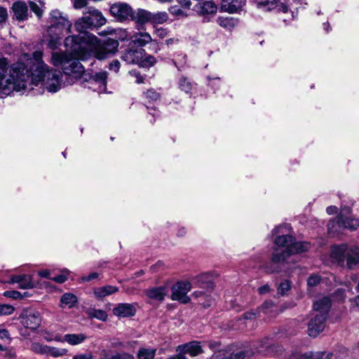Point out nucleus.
I'll use <instances>...</instances> for the list:
<instances>
[{
  "instance_id": "f257e3e1",
  "label": "nucleus",
  "mask_w": 359,
  "mask_h": 359,
  "mask_svg": "<svg viewBox=\"0 0 359 359\" xmlns=\"http://www.w3.org/2000/svg\"><path fill=\"white\" fill-rule=\"evenodd\" d=\"M83 37V41L78 40L76 36H67L65 39V47L81 60H88L92 55L98 60H104L117 52L119 45L117 40L107 39L101 41L90 33H84Z\"/></svg>"
},
{
  "instance_id": "f03ea898",
  "label": "nucleus",
  "mask_w": 359,
  "mask_h": 359,
  "mask_svg": "<svg viewBox=\"0 0 359 359\" xmlns=\"http://www.w3.org/2000/svg\"><path fill=\"white\" fill-rule=\"evenodd\" d=\"M67 49L71 52L70 54L63 52L52 53L51 63L56 67H61L63 73L67 76V83L72 84L79 80L81 81L86 71L79 60L80 58L69 48Z\"/></svg>"
},
{
  "instance_id": "7ed1b4c3",
  "label": "nucleus",
  "mask_w": 359,
  "mask_h": 359,
  "mask_svg": "<svg viewBox=\"0 0 359 359\" xmlns=\"http://www.w3.org/2000/svg\"><path fill=\"white\" fill-rule=\"evenodd\" d=\"M274 242L276 248L271 258L273 264L285 262L292 255L307 251L311 247L309 243L295 241L289 233L277 236Z\"/></svg>"
},
{
  "instance_id": "20e7f679",
  "label": "nucleus",
  "mask_w": 359,
  "mask_h": 359,
  "mask_svg": "<svg viewBox=\"0 0 359 359\" xmlns=\"http://www.w3.org/2000/svg\"><path fill=\"white\" fill-rule=\"evenodd\" d=\"M105 23L106 19L100 11L93 7H88L83 11V15L79 18L74 24V27L79 34L70 36H76V39H79L80 41H83L84 33H88L86 32L87 29L101 27Z\"/></svg>"
},
{
  "instance_id": "39448f33",
  "label": "nucleus",
  "mask_w": 359,
  "mask_h": 359,
  "mask_svg": "<svg viewBox=\"0 0 359 359\" xmlns=\"http://www.w3.org/2000/svg\"><path fill=\"white\" fill-rule=\"evenodd\" d=\"M331 257L339 263H343L346 259L347 267L353 269L359 263V248L346 244L334 245L332 248Z\"/></svg>"
},
{
  "instance_id": "423d86ee",
  "label": "nucleus",
  "mask_w": 359,
  "mask_h": 359,
  "mask_svg": "<svg viewBox=\"0 0 359 359\" xmlns=\"http://www.w3.org/2000/svg\"><path fill=\"white\" fill-rule=\"evenodd\" d=\"M358 227H359V219L344 217L341 215L330 221L327 224L328 232L333 236L341 233L344 229L355 230Z\"/></svg>"
},
{
  "instance_id": "0eeeda50",
  "label": "nucleus",
  "mask_w": 359,
  "mask_h": 359,
  "mask_svg": "<svg viewBox=\"0 0 359 359\" xmlns=\"http://www.w3.org/2000/svg\"><path fill=\"white\" fill-rule=\"evenodd\" d=\"M130 45L136 48H142L148 44L149 48L154 53H158L160 50L159 43L154 40L148 32L145 31L133 32L129 36Z\"/></svg>"
},
{
  "instance_id": "6e6552de",
  "label": "nucleus",
  "mask_w": 359,
  "mask_h": 359,
  "mask_svg": "<svg viewBox=\"0 0 359 359\" xmlns=\"http://www.w3.org/2000/svg\"><path fill=\"white\" fill-rule=\"evenodd\" d=\"M50 25L48 29V33L53 34L56 30L63 29L66 33H69L72 28V22L58 10L52 11L50 13Z\"/></svg>"
},
{
  "instance_id": "1a4fd4ad",
  "label": "nucleus",
  "mask_w": 359,
  "mask_h": 359,
  "mask_svg": "<svg viewBox=\"0 0 359 359\" xmlns=\"http://www.w3.org/2000/svg\"><path fill=\"white\" fill-rule=\"evenodd\" d=\"M191 289V283L189 281H179L172 288L171 298L172 300L179 301L183 304L190 302V297L187 293Z\"/></svg>"
},
{
  "instance_id": "9d476101",
  "label": "nucleus",
  "mask_w": 359,
  "mask_h": 359,
  "mask_svg": "<svg viewBox=\"0 0 359 359\" xmlns=\"http://www.w3.org/2000/svg\"><path fill=\"white\" fill-rule=\"evenodd\" d=\"M109 11L117 21L123 22L131 20L133 10L129 4L118 2L111 6Z\"/></svg>"
},
{
  "instance_id": "9b49d317",
  "label": "nucleus",
  "mask_w": 359,
  "mask_h": 359,
  "mask_svg": "<svg viewBox=\"0 0 359 359\" xmlns=\"http://www.w3.org/2000/svg\"><path fill=\"white\" fill-rule=\"evenodd\" d=\"M107 72L105 71L100 72L86 73L81 77V84L86 85V82H94L97 85L98 93H103L106 90Z\"/></svg>"
},
{
  "instance_id": "f8f14e48",
  "label": "nucleus",
  "mask_w": 359,
  "mask_h": 359,
  "mask_svg": "<svg viewBox=\"0 0 359 359\" xmlns=\"http://www.w3.org/2000/svg\"><path fill=\"white\" fill-rule=\"evenodd\" d=\"M327 319L323 314L313 313L308 323V334L311 337L319 335L325 327Z\"/></svg>"
},
{
  "instance_id": "ddd939ff",
  "label": "nucleus",
  "mask_w": 359,
  "mask_h": 359,
  "mask_svg": "<svg viewBox=\"0 0 359 359\" xmlns=\"http://www.w3.org/2000/svg\"><path fill=\"white\" fill-rule=\"evenodd\" d=\"M256 7L263 11H274L276 12L287 13V6L280 0H257Z\"/></svg>"
},
{
  "instance_id": "4468645a",
  "label": "nucleus",
  "mask_w": 359,
  "mask_h": 359,
  "mask_svg": "<svg viewBox=\"0 0 359 359\" xmlns=\"http://www.w3.org/2000/svg\"><path fill=\"white\" fill-rule=\"evenodd\" d=\"M20 318L22 325L31 330L38 328L41 322L40 313L35 311H25L21 314Z\"/></svg>"
},
{
  "instance_id": "2eb2a0df",
  "label": "nucleus",
  "mask_w": 359,
  "mask_h": 359,
  "mask_svg": "<svg viewBox=\"0 0 359 359\" xmlns=\"http://www.w3.org/2000/svg\"><path fill=\"white\" fill-rule=\"evenodd\" d=\"M113 314L118 318H130L136 313V307L133 304L119 303L113 309Z\"/></svg>"
},
{
  "instance_id": "dca6fc26",
  "label": "nucleus",
  "mask_w": 359,
  "mask_h": 359,
  "mask_svg": "<svg viewBox=\"0 0 359 359\" xmlns=\"http://www.w3.org/2000/svg\"><path fill=\"white\" fill-rule=\"evenodd\" d=\"M143 55H145V50L144 49H132L129 48L124 51L121 58L128 64H137L140 65Z\"/></svg>"
},
{
  "instance_id": "f3484780",
  "label": "nucleus",
  "mask_w": 359,
  "mask_h": 359,
  "mask_svg": "<svg viewBox=\"0 0 359 359\" xmlns=\"http://www.w3.org/2000/svg\"><path fill=\"white\" fill-rule=\"evenodd\" d=\"M176 351L182 353L184 355L188 353L191 356H196L201 353L203 350L200 342L192 341L178 346L176 348Z\"/></svg>"
},
{
  "instance_id": "a211bd4d",
  "label": "nucleus",
  "mask_w": 359,
  "mask_h": 359,
  "mask_svg": "<svg viewBox=\"0 0 359 359\" xmlns=\"http://www.w3.org/2000/svg\"><path fill=\"white\" fill-rule=\"evenodd\" d=\"M245 4V0H222L221 10L229 13H236L241 11Z\"/></svg>"
},
{
  "instance_id": "6ab92c4d",
  "label": "nucleus",
  "mask_w": 359,
  "mask_h": 359,
  "mask_svg": "<svg viewBox=\"0 0 359 359\" xmlns=\"http://www.w3.org/2000/svg\"><path fill=\"white\" fill-rule=\"evenodd\" d=\"M330 307V299L327 297H322L313 302V313L316 315L323 314L325 318H327Z\"/></svg>"
},
{
  "instance_id": "aec40b11",
  "label": "nucleus",
  "mask_w": 359,
  "mask_h": 359,
  "mask_svg": "<svg viewBox=\"0 0 359 359\" xmlns=\"http://www.w3.org/2000/svg\"><path fill=\"white\" fill-rule=\"evenodd\" d=\"M168 291V288L165 285L158 287H152L145 290L147 297L152 300L162 302L164 300Z\"/></svg>"
},
{
  "instance_id": "412c9836",
  "label": "nucleus",
  "mask_w": 359,
  "mask_h": 359,
  "mask_svg": "<svg viewBox=\"0 0 359 359\" xmlns=\"http://www.w3.org/2000/svg\"><path fill=\"white\" fill-rule=\"evenodd\" d=\"M192 283L201 289H210L213 290L214 284L210 280V275L208 273H202L194 276L191 279Z\"/></svg>"
},
{
  "instance_id": "4be33fe9",
  "label": "nucleus",
  "mask_w": 359,
  "mask_h": 359,
  "mask_svg": "<svg viewBox=\"0 0 359 359\" xmlns=\"http://www.w3.org/2000/svg\"><path fill=\"white\" fill-rule=\"evenodd\" d=\"M14 15L18 20L23 21L27 19L28 8L25 2L17 1L12 6Z\"/></svg>"
},
{
  "instance_id": "5701e85b",
  "label": "nucleus",
  "mask_w": 359,
  "mask_h": 359,
  "mask_svg": "<svg viewBox=\"0 0 359 359\" xmlns=\"http://www.w3.org/2000/svg\"><path fill=\"white\" fill-rule=\"evenodd\" d=\"M118 290L119 289L116 286L107 285L102 287H95L93 290V294L96 298L101 299L105 297L118 292Z\"/></svg>"
},
{
  "instance_id": "b1692460",
  "label": "nucleus",
  "mask_w": 359,
  "mask_h": 359,
  "mask_svg": "<svg viewBox=\"0 0 359 359\" xmlns=\"http://www.w3.org/2000/svg\"><path fill=\"white\" fill-rule=\"evenodd\" d=\"M290 359H335L332 353L327 352H307L297 356H293Z\"/></svg>"
},
{
  "instance_id": "393cba45",
  "label": "nucleus",
  "mask_w": 359,
  "mask_h": 359,
  "mask_svg": "<svg viewBox=\"0 0 359 359\" xmlns=\"http://www.w3.org/2000/svg\"><path fill=\"white\" fill-rule=\"evenodd\" d=\"M131 20L135 21L137 25H144L147 22L151 23V13L147 10L139 8L135 13L133 12Z\"/></svg>"
},
{
  "instance_id": "a878e982",
  "label": "nucleus",
  "mask_w": 359,
  "mask_h": 359,
  "mask_svg": "<svg viewBox=\"0 0 359 359\" xmlns=\"http://www.w3.org/2000/svg\"><path fill=\"white\" fill-rule=\"evenodd\" d=\"M196 11L201 15L213 14L217 12V6L214 2L210 1H205L202 4L196 5Z\"/></svg>"
},
{
  "instance_id": "bb28decb",
  "label": "nucleus",
  "mask_w": 359,
  "mask_h": 359,
  "mask_svg": "<svg viewBox=\"0 0 359 359\" xmlns=\"http://www.w3.org/2000/svg\"><path fill=\"white\" fill-rule=\"evenodd\" d=\"M212 290L210 289H206L205 291L203 290H197L192 293V296L196 299L201 298V299H204L205 301L201 303V304L204 307H209L212 305L213 302V299L210 295V292Z\"/></svg>"
},
{
  "instance_id": "cd10ccee",
  "label": "nucleus",
  "mask_w": 359,
  "mask_h": 359,
  "mask_svg": "<svg viewBox=\"0 0 359 359\" xmlns=\"http://www.w3.org/2000/svg\"><path fill=\"white\" fill-rule=\"evenodd\" d=\"M65 30L60 29L56 30V32L53 34L48 33L50 36V39L48 40V46L52 50L57 49L59 46L61 44V39L62 36L65 34Z\"/></svg>"
},
{
  "instance_id": "c85d7f7f",
  "label": "nucleus",
  "mask_w": 359,
  "mask_h": 359,
  "mask_svg": "<svg viewBox=\"0 0 359 359\" xmlns=\"http://www.w3.org/2000/svg\"><path fill=\"white\" fill-rule=\"evenodd\" d=\"M86 338V335L83 333L67 334L63 337V338H62V342L66 341L72 346H75L83 343Z\"/></svg>"
},
{
  "instance_id": "c756f323",
  "label": "nucleus",
  "mask_w": 359,
  "mask_h": 359,
  "mask_svg": "<svg viewBox=\"0 0 359 359\" xmlns=\"http://www.w3.org/2000/svg\"><path fill=\"white\" fill-rule=\"evenodd\" d=\"M61 306L62 308H73L77 303V297L72 293H65L60 299Z\"/></svg>"
},
{
  "instance_id": "7c9ffc66",
  "label": "nucleus",
  "mask_w": 359,
  "mask_h": 359,
  "mask_svg": "<svg viewBox=\"0 0 359 359\" xmlns=\"http://www.w3.org/2000/svg\"><path fill=\"white\" fill-rule=\"evenodd\" d=\"M255 354V351L252 348H245L238 350L232 353H229V359H245Z\"/></svg>"
},
{
  "instance_id": "2f4dec72",
  "label": "nucleus",
  "mask_w": 359,
  "mask_h": 359,
  "mask_svg": "<svg viewBox=\"0 0 359 359\" xmlns=\"http://www.w3.org/2000/svg\"><path fill=\"white\" fill-rule=\"evenodd\" d=\"M156 353V348L142 347L137 353V359H154Z\"/></svg>"
},
{
  "instance_id": "473e14b6",
  "label": "nucleus",
  "mask_w": 359,
  "mask_h": 359,
  "mask_svg": "<svg viewBox=\"0 0 359 359\" xmlns=\"http://www.w3.org/2000/svg\"><path fill=\"white\" fill-rule=\"evenodd\" d=\"M217 22L221 27H222L225 29H231L237 25L238 21L236 19H235L233 18L219 17L217 18Z\"/></svg>"
},
{
  "instance_id": "72a5a7b5",
  "label": "nucleus",
  "mask_w": 359,
  "mask_h": 359,
  "mask_svg": "<svg viewBox=\"0 0 359 359\" xmlns=\"http://www.w3.org/2000/svg\"><path fill=\"white\" fill-rule=\"evenodd\" d=\"M87 313L90 318H96L102 321H106L108 318L107 312L101 309H89Z\"/></svg>"
},
{
  "instance_id": "f704fd0d",
  "label": "nucleus",
  "mask_w": 359,
  "mask_h": 359,
  "mask_svg": "<svg viewBox=\"0 0 359 359\" xmlns=\"http://www.w3.org/2000/svg\"><path fill=\"white\" fill-rule=\"evenodd\" d=\"M48 347V345L43 344L39 342L34 341V342H32L29 348L33 353H34L36 354L46 355Z\"/></svg>"
},
{
  "instance_id": "c9c22d12",
  "label": "nucleus",
  "mask_w": 359,
  "mask_h": 359,
  "mask_svg": "<svg viewBox=\"0 0 359 359\" xmlns=\"http://www.w3.org/2000/svg\"><path fill=\"white\" fill-rule=\"evenodd\" d=\"M194 84L187 77L182 76L179 80V88L186 93H189L194 88Z\"/></svg>"
},
{
  "instance_id": "e433bc0d",
  "label": "nucleus",
  "mask_w": 359,
  "mask_h": 359,
  "mask_svg": "<svg viewBox=\"0 0 359 359\" xmlns=\"http://www.w3.org/2000/svg\"><path fill=\"white\" fill-rule=\"evenodd\" d=\"M168 20V15L166 12L151 13L152 24H163Z\"/></svg>"
},
{
  "instance_id": "4c0bfd02",
  "label": "nucleus",
  "mask_w": 359,
  "mask_h": 359,
  "mask_svg": "<svg viewBox=\"0 0 359 359\" xmlns=\"http://www.w3.org/2000/svg\"><path fill=\"white\" fill-rule=\"evenodd\" d=\"M156 63V59L155 57L151 55H143L141 61L140 62V66L142 67H150Z\"/></svg>"
},
{
  "instance_id": "58836bf2",
  "label": "nucleus",
  "mask_w": 359,
  "mask_h": 359,
  "mask_svg": "<svg viewBox=\"0 0 359 359\" xmlns=\"http://www.w3.org/2000/svg\"><path fill=\"white\" fill-rule=\"evenodd\" d=\"M67 353V350L65 348H60L48 346L46 356H52L54 358L61 357L65 355Z\"/></svg>"
},
{
  "instance_id": "ea45409f",
  "label": "nucleus",
  "mask_w": 359,
  "mask_h": 359,
  "mask_svg": "<svg viewBox=\"0 0 359 359\" xmlns=\"http://www.w3.org/2000/svg\"><path fill=\"white\" fill-rule=\"evenodd\" d=\"M269 341V338H264L259 342V344L254 343L251 348L255 351V353L256 352H261L264 348H267L268 347H269V346L271 345V342Z\"/></svg>"
},
{
  "instance_id": "a19ab883",
  "label": "nucleus",
  "mask_w": 359,
  "mask_h": 359,
  "mask_svg": "<svg viewBox=\"0 0 359 359\" xmlns=\"http://www.w3.org/2000/svg\"><path fill=\"white\" fill-rule=\"evenodd\" d=\"M39 4L34 1H29V5L31 11L34 12L39 18H40L43 15L42 7L43 6V3L41 1H39Z\"/></svg>"
},
{
  "instance_id": "79ce46f5",
  "label": "nucleus",
  "mask_w": 359,
  "mask_h": 359,
  "mask_svg": "<svg viewBox=\"0 0 359 359\" xmlns=\"http://www.w3.org/2000/svg\"><path fill=\"white\" fill-rule=\"evenodd\" d=\"M255 313L254 312H246L243 314L242 318H239L238 319V325L236 326V329H243V324L245 323V320H251L255 318Z\"/></svg>"
},
{
  "instance_id": "37998d69",
  "label": "nucleus",
  "mask_w": 359,
  "mask_h": 359,
  "mask_svg": "<svg viewBox=\"0 0 359 359\" xmlns=\"http://www.w3.org/2000/svg\"><path fill=\"white\" fill-rule=\"evenodd\" d=\"M8 66V61L6 57H0V72L4 75L5 79L9 77V69L11 66Z\"/></svg>"
},
{
  "instance_id": "c03bdc74",
  "label": "nucleus",
  "mask_w": 359,
  "mask_h": 359,
  "mask_svg": "<svg viewBox=\"0 0 359 359\" xmlns=\"http://www.w3.org/2000/svg\"><path fill=\"white\" fill-rule=\"evenodd\" d=\"M168 11L172 15L178 18L187 16V13L177 6H171Z\"/></svg>"
},
{
  "instance_id": "a18cd8bd",
  "label": "nucleus",
  "mask_w": 359,
  "mask_h": 359,
  "mask_svg": "<svg viewBox=\"0 0 359 359\" xmlns=\"http://www.w3.org/2000/svg\"><path fill=\"white\" fill-rule=\"evenodd\" d=\"M69 274V272L68 270L65 269L62 271V273L56 276L55 277L50 278L51 280L58 283H63L67 280V277Z\"/></svg>"
},
{
  "instance_id": "49530a36",
  "label": "nucleus",
  "mask_w": 359,
  "mask_h": 359,
  "mask_svg": "<svg viewBox=\"0 0 359 359\" xmlns=\"http://www.w3.org/2000/svg\"><path fill=\"white\" fill-rule=\"evenodd\" d=\"M14 307L9 304H1L0 305V315L1 316H8L14 312Z\"/></svg>"
},
{
  "instance_id": "de8ad7c7",
  "label": "nucleus",
  "mask_w": 359,
  "mask_h": 359,
  "mask_svg": "<svg viewBox=\"0 0 359 359\" xmlns=\"http://www.w3.org/2000/svg\"><path fill=\"white\" fill-rule=\"evenodd\" d=\"M19 287L22 289H29L34 287V283L30 276L25 275V278L19 284Z\"/></svg>"
},
{
  "instance_id": "09e8293b",
  "label": "nucleus",
  "mask_w": 359,
  "mask_h": 359,
  "mask_svg": "<svg viewBox=\"0 0 359 359\" xmlns=\"http://www.w3.org/2000/svg\"><path fill=\"white\" fill-rule=\"evenodd\" d=\"M291 288V283L288 280L281 282L278 288V292L281 295H284L286 292L290 290Z\"/></svg>"
},
{
  "instance_id": "8fccbe9b",
  "label": "nucleus",
  "mask_w": 359,
  "mask_h": 359,
  "mask_svg": "<svg viewBox=\"0 0 359 359\" xmlns=\"http://www.w3.org/2000/svg\"><path fill=\"white\" fill-rule=\"evenodd\" d=\"M145 96L149 102L156 101L159 98V94L153 89L148 90L145 93Z\"/></svg>"
},
{
  "instance_id": "3c124183",
  "label": "nucleus",
  "mask_w": 359,
  "mask_h": 359,
  "mask_svg": "<svg viewBox=\"0 0 359 359\" xmlns=\"http://www.w3.org/2000/svg\"><path fill=\"white\" fill-rule=\"evenodd\" d=\"M320 281V278L317 274L310 276L307 280V285L309 287H314L317 285Z\"/></svg>"
},
{
  "instance_id": "603ef678",
  "label": "nucleus",
  "mask_w": 359,
  "mask_h": 359,
  "mask_svg": "<svg viewBox=\"0 0 359 359\" xmlns=\"http://www.w3.org/2000/svg\"><path fill=\"white\" fill-rule=\"evenodd\" d=\"M113 359H135V356L129 353L120 352L114 353Z\"/></svg>"
},
{
  "instance_id": "864d4df0",
  "label": "nucleus",
  "mask_w": 359,
  "mask_h": 359,
  "mask_svg": "<svg viewBox=\"0 0 359 359\" xmlns=\"http://www.w3.org/2000/svg\"><path fill=\"white\" fill-rule=\"evenodd\" d=\"M210 359H229L228 352L224 350L215 352Z\"/></svg>"
},
{
  "instance_id": "5fc2aeb1",
  "label": "nucleus",
  "mask_w": 359,
  "mask_h": 359,
  "mask_svg": "<svg viewBox=\"0 0 359 359\" xmlns=\"http://www.w3.org/2000/svg\"><path fill=\"white\" fill-rule=\"evenodd\" d=\"M136 344V341H130L127 343V346H126L123 342L116 340L111 342V347L113 348H127L128 346L133 347V346Z\"/></svg>"
},
{
  "instance_id": "6e6d98bb",
  "label": "nucleus",
  "mask_w": 359,
  "mask_h": 359,
  "mask_svg": "<svg viewBox=\"0 0 359 359\" xmlns=\"http://www.w3.org/2000/svg\"><path fill=\"white\" fill-rule=\"evenodd\" d=\"M4 295L6 297L12 298L14 299H20L22 297L19 292L15 290L6 291L4 292Z\"/></svg>"
},
{
  "instance_id": "4d7b16f0",
  "label": "nucleus",
  "mask_w": 359,
  "mask_h": 359,
  "mask_svg": "<svg viewBox=\"0 0 359 359\" xmlns=\"http://www.w3.org/2000/svg\"><path fill=\"white\" fill-rule=\"evenodd\" d=\"M88 0H74V8L76 9H81L87 6Z\"/></svg>"
},
{
  "instance_id": "13d9d810",
  "label": "nucleus",
  "mask_w": 359,
  "mask_h": 359,
  "mask_svg": "<svg viewBox=\"0 0 359 359\" xmlns=\"http://www.w3.org/2000/svg\"><path fill=\"white\" fill-rule=\"evenodd\" d=\"M130 74L134 77H135L136 80L135 82L138 84L142 83L144 81V77L142 76L139 72L137 71H130Z\"/></svg>"
},
{
  "instance_id": "bf43d9fd",
  "label": "nucleus",
  "mask_w": 359,
  "mask_h": 359,
  "mask_svg": "<svg viewBox=\"0 0 359 359\" xmlns=\"http://www.w3.org/2000/svg\"><path fill=\"white\" fill-rule=\"evenodd\" d=\"M290 230V226L288 225H284V226H279L278 227H276L275 229H273L272 231V233L273 235H276V234H278L280 233H285L286 232V231H284V230Z\"/></svg>"
},
{
  "instance_id": "052dcab7",
  "label": "nucleus",
  "mask_w": 359,
  "mask_h": 359,
  "mask_svg": "<svg viewBox=\"0 0 359 359\" xmlns=\"http://www.w3.org/2000/svg\"><path fill=\"white\" fill-rule=\"evenodd\" d=\"M100 355L102 359H113L114 354L109 350L103 349L101 351Z\"/></svg>"
},
{
  "instance_id": "680f3d73",
  "label": "nucleus",
  "mask_w": 359,
  "mask_h": 359,
  "mask_svg": "<svg viewBox=\"0 0 359 359\" xmlns=\"http://www.w3.org/2000/svg\"><path fill=\"white\" fill-rule=\"evenodd\" d=\"M100 276V273H97V272H93V273H90L88 276H83L81 278V280L83 281H90L93 279H95V278H97Z\"/></svg>"
},
{
  "instance_id": "e2e57ef3",
  "label": "nucleus",
  "mask_w": 359,
  "mask_h": 359,
  "mask_svg": "<svg viewBox=\"0 0 359 359\" xmlns=\"http://www.w3.org/2000/svg\"><path fill=\"white\" fill-rule=\"evenodd\" d=\"M25 278V275L13 276L11 278V280L9 283L20 284Z\"/></svg>"
},
{
  "instance_id": "0e129e2a",
  "label": "nucleus",
  "mask_w": 359,
  "mask_h": 359,
  "mask_svg": "<svg viewBox=\"0 0 359 359\" xmlns=\"http://www.w3.org/2000/svg\"><path fill=\"white\" fill-rule=\"evenodd\" d=\"M120 62L118 60H113L109 64V69L114 71L115 72H118L120 68Z\"/></svg>"
},
{
  "instance_id": "69168bd1",
  "label": "nucleus",
  "mask_w": 359,
  "mask_h": 359,
  "mask_svg": "<svg viewBox=\"0 0 359 359\" xmlns=\"http://www.w3.org/2000/svg\"><path fill=\"white\" fill-rule=\"evenodd\" d=\"M164 264L161 261L157 262L155 264L151 266L150 270L151 272H157L160 269L163 268Z\"/></svg>"
},
{
  "instance_id": "338daca9",
  "label": "nucleus",
  "mask_w": 359,
  "mask_h": 359,
  "mask_svg": "<svg viewBox=\"0 0 359 359\" xmlns=\"http://www.w3.org/2000/svg\"><path fill=\"white\" fill-rule=\"evenodd\" d=\"M179 4L181 5L182 7L189 9L191 6V2L190 0H176Z\"/></svg>"
},
{
  "instance_id": "774afa93",
  "label": "nucleus",
  "mask_w": 359,
  "mask_h": 359,
  "mask_svg": "<svg viewBox=\"0 0 359 359\" xmlns=\"http://www.w3.org/2000/svg\"><path fill=\"white\" fill-rule=\"evenodd\" d=\"M93 355L91 353H83L75 355L73 357V359H92Z\"/></svg>"
}]
</instances>
